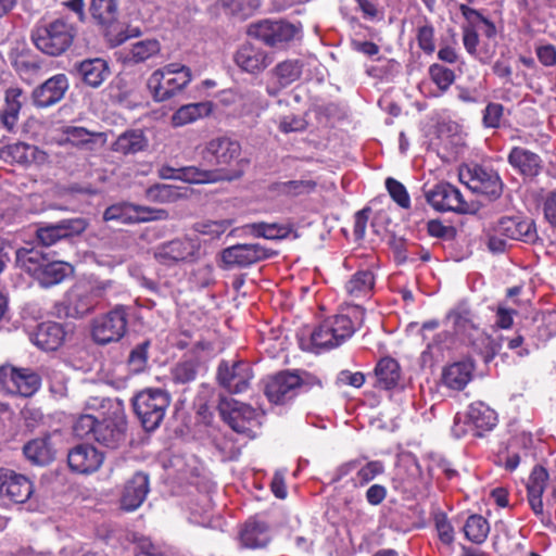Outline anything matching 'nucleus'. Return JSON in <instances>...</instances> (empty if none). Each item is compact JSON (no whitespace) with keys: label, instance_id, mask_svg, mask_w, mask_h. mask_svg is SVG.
<instances>
[{"label":"nucleus","instance_id":"nucleus-1","mask_svg":"<svg viewBox=\"0 0 556 556\" xmlns=\"http://www.w3.org/2000/svg\"><path fill=\"white\" fill-rule=\"evenodd\" d=\"M351 313L353 316L340 314L326 318L308 333L307 339L303 333L299 339L301 349L319 353L341 345L353 336L364 320L365 311L359 304H354Z\"/></svg>","mask_w":556,"mask_h":556},{"label":"nucleus","instance_id":"nucleus-2","mask_svg":"<svg viewBox=\"0 0 556 556\" xmlns=\"http://www.w3.org/2000/svg\"><path fill=\"white\" fill-rule=\"evenodd\" d=\"M202 164L232 174L240 169V178L244 174L247 162L241 159V146L229 137L222 136L208 140L200 152Z\"/></svg>","mask_w":556,"mask_h":556},{"label":"nucleus","instance_id":"nucleus-3","mask_svg":"<svg viewBox=\"0 0 556 556\" xmlns=\"http://www.w3.org/2000/svg\"><path fill=\"white\" fill-rule=\"evenodd\" d=\"M192 80L191 70L181 63H168L149 76L147 86L156 102L172 99L181 92Z\"/></svg>","mask_w":556,"mask_h":556},{"label":"nucleus","instance_id":"nucleus-4","mask_svg":"<svg viewBox=\"0 0 556 556\" xmlns=\"http://www.w3.org/2000/svg\"><path fill=\"white\" fill-rule=\"evenodd\" d=\"M157 263L166 267L190 265L205 255L200 235L184 236L160 243L153 252Z\"/></svg>","mask_w":556,"mask_h":556},{"label":"nucleus","instance_id":"nucleus-5","mask_svg":"<svg viewBox=\"0 0 556 556\" xmlns=\"http://www.w3.org/2000/svg\"><path fill=\"white\" fill-rule=\"evenodd\" d=\"M486 237L489 250L493 253H502L506 250L508 240L532 243L538 235L533 220L520 216H506L488 229Z\"/></svg>","mask_w":556,"mask_h":556},{"label":"nucleus","instance_id":"nucleus-6","mask_svg":"<svg viewBox=\"0 0 556 556\" xmlns=\"http://www.w3.org/2000/svg\"><path fill=\"white\" fill-rule=\"evenodd\" d=\"M76 36L75 26L64 18L41 23L33 30L35 46L46 54L58 56L63 54L73 43Z\"/></svg>","mask_w":556,"mask_h":556},{"label":"nucleus","instance_id":"nucleus-7","mask_svg":"<svg viewBox=\"0 0 556 556\" xmlns=\"http://www.w3.org/2000/svg\"><path fill=\"white\" fill-rule=\"evenodd\" d=\"M169 404L170 396L162 389H144L132 400L134 410L147 431L160 427Z\"/></svg>","mask_w":556,"mask_h":556},{"label":"nucleus","instance_id":"nucleus-8","mask_svg":"<svg viewBox=\"0 0 556 556\" xmlns=\"http://www.w3.org/2000/svg\"><path fill=\"white\" fill-rule=\"evenodd\" d=\"M128 308L116 305L106 314L92 320L91 336L98 344H108L119 341L127 330Z\"/></svg>","mask_w":556,"mask_h":556},{"label":"nucleus","instance_id":"nucleus-9","mask_svg":"<svg viewBox=\"0 0 556 556\" xmlns=\"http://www.w3.org/2000/svg\"><path fill=\"white\" fill-rule=\"evenodd\" d=\"M218 410L223 419L238 433L251 435L258 425L256 410L233 399H222Z\"/></svg>","mask_w":556,"mask_h":556},{"label":"nucleus","instance_id":"nucleus-10","mask_svg":"<svg viewBox=\"0 0 556 556\" xmlns=\"http://www.w3.org/2000/svg\"><path fill=\"white\" fill-rule=\"evenodd\" d=\"M73 334V327L68 324L46 321L29 332V340L42 351H56Z\"/></svg>","mask_w":556,"mask_h":556},{"label":"nucleus","instance_id":"nucleus-11","mask_svg":"<svg viewBox=\"0 0 556 556\" xmlns=\"http://www.w3.org/2000/svg\"><path fill=\"white\" fill-rule=\"evenodd\" d=\"M249 33L270 47H278L294 39L299 28L286 21L264 20L251 25Z\"/></svg>","mask_w":556,"mask_h":556},{"label":"nucleus","instance_id":"nucleus-12","mask_svg":"<svg viewBox=\"0 0 556 556\" xmlns=\"http://www.w3.org/2000/svg\"><path fill=\"white\" fill-rule=\"evenodd\" d=\"M34 492L28 478L7 468H0V502L25 503Z\"/></svg>","mask_w":556,"mask_h":556},{"label":"nucleus","instance_id":"nucleus-13","mask_svg":"<svg viewBox=\"0 0 556 556\" xmlns=\"http://www.w3.org/2000/svg\"><path fill=\"white\" fill-rule=\"evenodd\" d=\"M252 378V368L247 362L238 361L229 364V362L223 361L218 366V382L231 393L245 391Z\"/></svg>","mask_w":556,"mask_h":556},{"label":"nucleus","instance_id":"nucleus-14","mask_svg":"<svg viewBox=\"0 0 556 556\" xmlns=\"http://www.w3.org/2000/svg\"><path fill=\"white\" fill-rule=\"evenodd\" d=\"M467 177V186L477 193L484 194L490 199H497L503 191V184L500 176L493 169L482 166L468 168L466 173L460 174V178Z\"/></svg>","mask_w":556,"mask_h":556},{"label":"nucleus","instance_id":"nucleus-15","mask_svg":"<svg viewBox=\"0 0 556 556\" xmlns=\"http://www.w3.org/2000/svg\"><path fill=\"white\" fill-rule=\"evenodd\" d=\"M428 203L437 211L465 213L468 204L460 191L451 184L441 182L426 193Z\"/></svg>","mask_w":556,"mask_h":556},{"label":"nucleus","instance_id":"nucleus-16","mask_svg":"<svg viewBox=\"0 0 556 556\" xmlns=\"http://www.w3.org/2000/svg\"><path fill=\"white\" fill-rule=\"evenodd\" d=\"M162 211H155L147 206L135 205L131 203H118L109 206L103 213L105 222H116L124 225L144 223L161 218Z\"/></svg>","mask_w":556,"mask_h":556},{"label":"nucleus","instance_id":"nucleus-17","mask_svg":"<svg viewBox=\"0 0 556 556\" xmlns=\"http://www.w3.org/2000/svg\"><path fill=\"white\" fill-rule=\"evenodd\" d=\"M271 255L269 250L258 243L237 244L225 249L222 260L227 267H247Z\"/></svg>","mask_w":556,"mask_h":556},{"label":"nucleus","instance_id":"nucleus-18","mask_svg":"<svg viewBox=\"0 0 556 556\" xmlns=\"http://www.w3.org/2000/svg\"><path fill=\"white\" fill-rule=\"evenodd\" d=\"M87 228V223L83 218L64 219L56 224L39 227L36 231L38 241L50 247L63 238L81 233Z\"/></svg>","mask_w":556,"mask_h":556},{"label":"nucleus","instance_id":"nucleus-19","mask_svg":"<svg viewBox=\"0 0 556 556\" xmlns=\"http://www.w3.org/2000/svg\"><path fill=\"white\" fill-rule=\"evenodd\" d=\"M300 387L301 378L296 374L282 371L267 380L265 394L270 402L279 404L292 399Z\"/></svg>","mask_w":556,"mask_h":556},{"label":"nucleus","instance_id":"nucleus-20","mask_svg":"<svg viewBox=\"0 0 556 556\" xmlns=\"http://www.w3.org/2000/svg\"><path fill=\"white\" fill-rule=\"evenodd\" d=\"M70 87L65 74H56L33 91V102L37 108H49L60 102Z\"/></svg>","mask_w":556,"mask_h":556},{"label":"nucleus","instance_id":"nucleus-21","mask_svg":"<svg viewBox=\"0 0 556 556\" xmlns=\"http://www.w3.org/2000/svg\"><path fill=\"white\" fill-rule=\"evenodd\" d=\"M235 62L242 71L258 74L271 64L273 59L261 47L247 42L237 50Z\"/></svg>","mask_w":556,"mask_h":556},{"label":"nucleus","instance_id":"nucleus-22","mask_svg":"<svg viewBox=\"0 0 556 556\" xmlns=\"http://www.w3.org/2000/svg\"><path fill=\"white\" fill-rule=\"evenodd\" d=\"M104 456L94 446L79 444L72 448L67 455V463L73 471L91 473L102 465Z\"/></svg>","mask_w":556,"mask_h":556},{"label":"nucleus","instance_id":"nucleus-23","mask_svg":"<svg viewBox=\"0 0 556 556\" xmlns=\"http://www.w3.org/2000/svg\"><path fill=\"white\" fill-rule=\"evenodd\" d=\"M149 493V477L143 472H136L126 483L121 495V508L134 511L144 502Z\"/></svg>","mask_w":556,"mask_h":556},{"label":"nucleus","instance_id":"nucleus-24","mask_svg":"<svg viewBox=\"0 0 556 556\" xmlns=\"http://www.w3.org/2000/svg\"><path fill=\"white\" fill-rule=\"evenodd\" d=\"M240 178V169L232 174H225L223 170L213 168H201L199 166H186L179 168L178 180L188 184H214L218 181H232Z\"/></svg>","mask_w":556,"mask_h":556},{"label":"nucleus","instance_id":"nucleus-25","mask_svg":"<svg viewBox=\"0 0 556 556\" xmlns=\"http://www.w3.org/2000/svg\"><path fill=\"white\" fill-rule=\"evenodd\" d=\"M375 280L371 270H357L345 283L346 295L352 302L369 299L374 291Z\"/></svg>","mask_w":556,"mask_h":556},{"label":"nucleus","instance_id":"nucleus-26","mask_svg":"<svg viewBox=\"0 0 556 556\" xmlns=\"http://www.w3.org/2000/svg\"><path fill=\"white\" fill-rule=\"evenodd\" d=\"M547 480V470L541 466H535L527 483L528 502L533 513L538 516L543 515L542 495L546 488Z\"/></svg>","mask_w":556,"mask_h":556},{"label":"nucleus","instance_id":"nucleus-27","mask_svg":"<svg viewBox=\"0 0 556 556\" xmlns=\"http://www.w3.org/2000/svg\"><path fill=\"white\" fill-rule=\"evenodd\" d=\"M126 424L123 418L99 420L93 440L111 447H117L125 440Z\"/></svg>","mask_w":556,"mask_h":556},{"label":"nucleus","instance_id":"nucleus-28","mask_svg":"<svg viewBox=\"0 0 556 556\" xmlns=\"http://www.w3.org/2000/svg\"><path fill=\"white\" fill-rule=\"evenodd\" d=\"M213 106L214 105L211 101L181 105L173 113L170 124L173 127H184L195 123L197 121L208 116L213 112Z\"/></svg>","mask_w":556,"mask_h":556},{"label":"nucleus","instance_id":"nucleus-29","mask_svg":"<svg viewBox=\"0 0 556 556\" xmlns=\"http://www.w3.org/2000/svg\"><path fill=\"white\" fill-rule=\"evenodd\" d=\"M508 163L520 174L529 177L536 176L542 167L541 159L536 153L520 147H514L510 150Z\"/></svg>","mask_w":556,"mask_h":556},{"label":"nucleus","instance_id":"nucleus-30","mask_svg":"<svg viewBox=\"0 0 556 556\" xmlns=\"http://www.w3.org/2000/svg\"><path fill=\"white\" fill-rule=\"evenodd\" d=\"M467 418L476 435L492 430L497 421L496 413L482 402H475L469 406Z\"/></svg>","mask_w":556,"mask_h":556},{"label":"nucleus","instance_id":"nucleus-31","mask_svg":"<svg viewBox=\"0 0 556 556\" xmlns=\"http://www.w3.org/2000/svg\"><path fill=\"white\" fill-rule=\"evenodd\" d=\"M240 540L249 548L265 547L270 541L269 528L262 520L251 519L241 530Z\"/></svg>","mask_w":556,"mask_h":556},{"label":"nucleus","instance_id":"nucleus-32","mask_svg":"<svg viewBox=\"0 0 556 556\" xmlns=\"http://www.w3.org/2000/svg\"><path fill=\"white\" fill-rule=\"evenodd\" d=\"M77 70L84 83L92 88L99 87L110 74L106 62L100 58L81 61Z\"/></svg>","mask_w":556,"mask_h":556},{"label":"nucleus","instance_id":"nucleus-33","mask_svg":"<svg viewBox=\"0 0 556 556\" xmlns=\"http://www.w3.org/2000/svg\"><path fill=\"white\" fill-rule=\"evenodd\" d=\"M98 305V301L89 288H75L68 300L67 315L80 318L91 313Z\"/></svg>","mask_w":556,"mask_h":556},{"label":"nucleus","instance_id":"nucleus-34","mask_svg":"<svg viewBox=\"0 0 556 556\" xmlns=\"http://www.w3.org/2000/svg\"><path fill=\"white\" fill-rule=\"evenodd\" d=\"M161 52V43L156 39H144L130 43L125 49L124 61L130 64L143 63Z\"/></svg>","mask_w":556,"mask_h":556},{"label":"nucleus","instance_id":"nucleus-35","mask_svg":"<svg viewBox=\"0 0 556 556\" xmlns=\"http://www.w3.org/2000/svg\"><path fill=\"white\" fill-rule=\"evenodd\" d=\"M473 365L469 362L454 363L443 370L444 386L453 390H463L472 378Z\"/></svg>","mask_w":556,"mask_h":556},{"label":"nucleus","instance_id":"nucleus-36","mask_svg":"<svg viewBox=\"0 0 556 556\" xmlns=\"http://www.w3.org/2000/svg\"><path fill=\"white\" fill-rule=\"evenodd\" d=\"M72 271L73 267L68 263L49 257L35 279L42 287H51L62 282Z\"/></svg>","mask_w":556,"mask_h":556},{"label":"nucleus","instance_id":"nucleus-37","mask_svg":"<svg viewBox=\"0 0 556 556\" xmlns=\"http://www.w3.org/2000/svg\"><path fill=\"white\" fill-rule=\"evenodd\" d=\"M376 386L390 390L397 386L401 378L399 363L391 357L381 358L375 368Z\"/></svg>","mask_w":556,"mask_h":556},{"label":"nucleus","instance_id":"nucleus-38","mask_svg":"<svg viewBox=\"0 0 556 556\" xmlns=\"http://www.w3.org/2000/svg\"><path fill=\"white\" fill-rule=\"evenodd\" d=\"M12 66L20 77L30 83L33 77L39 72L40 65L35 58L25 49L18 51L13 49L9 54Z\"/></svg>","mask_w":556,"mask_h":556},{"label":"nucleus","instance_id":"nucleus-39","mask_svg":"<svg viewBox=\"0 0 556 556\" xmlns=\"http://www.w3.org/2000/svg\"><path fill=\"white\" fill-rule=\"evenodd\" d=\"M49 257L47 253L39 249H20L16 252V264L36 278Z\"/></svg>","mask_w":556,"mask_h":556},{"label":"nucleus","instance_id":"nucleus-40","mask_svg":"<svg viewBox=\"0 0 556 556\" xmlns=\"http://www.w3.org/2000/svg\"><path fill=\"white\" fill-rule=\"evenodd\" d=\"M40 382V377L33 370L17 369L16 374H13L10 393L30 396L39 389Z\"/></svg>","mask_w":556,"mask_h":556},{"label":"nucleus","instance_id":"nucleus-41","mask_svg":"<svg viewBox=\"0 0 556 556\" xmlns=\"http://www.w3.org/2000/svg\"><path fill=\"white\" fill-rule=\"evenodd\" d=\"M3 153L11 157L13 162L20 164H26L31 161L40 163L45 162L47 159V154L43 151L39 150L35 146L24 142H16L8 146Z\"/></svg>","mask_w":556,"mask_h":556},{"label":"nucleus","instance_id":"nucleus-42","mask_svg":"<svg viewBox=\"0 0 556 556\" xmlns=\"http://www.w3.org/2000/svg\"><path fill=\"white\" fill-rule=\"evenodd\" d=\"M26 458L35 465L45 466L54 458V451L48 439H35L25 444L23 448Z\"/></svg>","mask_w":556,"mask_h":556},{"label":"nucleus","instance_id":"nucleus-43","mask_svg":"<svg viewBox=\"0 0 556 556\" xmlns=\"http://www.w3.org/2000/svg\"><path fill=\"white\" fill-rule=\"evenodd\" d=\"M90 13L92 18L102 26H111L117 21V0H91Z\"/></svg>","mask_w":556,"mask_h":556},{"label":"nucleus","instance_id":"nucleus-44","mask_svg":"<svg viewBox=\"0 0 556 556\" xmlns=\"http://www.w3.org/2000/svg\"><path fill=\"white\" fill-rule=\"evenodd\" d=\"M23 94L20 88H10L5 92V106L1 113V121L4 127L12 130L18 119L22 109L21 97Z\"/></svg>","mask_w":556,"mask_h":556},{"label":"nucleus","instance_id":"nucleus-45","mask_svg":"<svg viewBox=\"0 0 556 556\" xmlns=\"http://www.w3.org/2000/svg\"><path fill=\"white\" fill-rule=\"evenodd\" d=\"M147 139L141 130H128L118 136L113 149L123 154L137 153L147 147Z\"/></svg>","mask_w":556,"mask_h":556},{"label":"nucleus","instance_id":"nucleus-46","mask_svg":"<svg viewBox=\"0 0 556 556\" xmlns=\"http://www.w3.org/2000/svg\"><path fill=\"white\" fill-rule=\"evenodd\" d=\"M490 532L488 520L481 515H471L464 525V533L468 541L475 544L483 543Z\"/></svg>","mask_w":556,"mask_h":556},{"label":"nucleus","instance_id":"nucleus-47","mask_svg":"<svg viewBox=\"0 0 556 556\" xmlns=\"http://www.w3.org/2000/svg\"><path fill=\"white\" fill-rule=\"evenodd\" d=\"M359 459L361 465L356 468V475L353 478L355 486H364L384 472V464L381 460H367L363 463L366 458Z\"/></svg>","mask_w":556,"mask_h":556},{"label":"nucleus","instance_id":"nucleus-48","mask_svg":"<svg viewBox=\"0 0 556 556\" xmlns=\"http://www.w3.org/2000/svg\"><path fill=\"white\" fill-rule=\"evenodd\" d=\"M317 184L312 179H300L278 182L276 190L285 195L298 197L313 192Z\"/></svg>","mask_w":556,"mask_h":556},{"label":"nucleus","instance_id":"nucleus-49","mask_svg":"<svg viewBox=\"0 0 556 556\" xmlns=\"http://www.w3.org/2000/svg\"><path fill=\"white\" fill-rule=\"evenodd\" d=\"M262 0H220V5L232 15L241 18L251 16L261 5Z\"/></svg>","mask_w":556,"mask_h":556},{"label":"nucleus","instance_id":"nucleus-50","mask_svg":"<svg viewBox=\"0 0 556 556\" xmlns=\"http://www.w3.org/2000/svg\"><path fill=\"white\" fill-rule=\"evenodd\" d=\"M146 197L149 201L168 203L179 199L180 192L179 188L175 186L159 184L148 188Z\"/></svg>","mask_w":556,"mask_h":556},{"label":"nucleus","instance_id":"nucleus-51","mask_svg":"<svg viewBox=\"0 0 556 556\" xmlns=\"http://www.w3.org/2000/svg\"><path fill=\"white\" fill-rule=\"evenodd\" d=\"M275 73L282 86H287L300 78L302 64L296 60H288L275 67Z\"/></svg>","mask_w":556,"mask_h":556},{"label":"nucleus","instance_id":"nucleus-52","mask_svg":"<svg viewBox=\"0 0 556 556\" xmlns=\"http://www.w3.org/2000/svg\"><path fill=\"white\" fill-rule=\"evenodd\" d=\"M98 424L99 419L97 416L91 414L81 415L74 424V434L80 439H93Z\"/></svg>","mask_w":556,"mask_h":556},{"label":"nucleus","instance_id":"nucleus-53","mask_svg":"<svg viewBox=\"0 0 556 556\" xmlns=\"http://www.w3.org/2000/svg\"><path fill=\"white\" fill-rule=\"evenodd\" d=\"M197 365L192 361L177 363L170 370L172 380L178 384L191 382L197 377Z\"/></svg>","mask_w":556,"mask_h":556},{"label":"nucleus","instance_id":"nucleus-54","mask_svg":"<svg viewBox=\"0 0 556 556\" xmlns=\"http://www.w3.org/2000/svg\"><path fill=\"white\" fill-rule=\"evenodd\" d=\"M429 75L442 92L446 91L455 80L454 72L440 64H432L429 67Z\"/></svg>","mask_w":556,"mask_h":556},{"label":"nucleus","instance_id":"nucleus-55","mask_svg":"<svg viewBox=\"0 0 556 556\" xmlns=\"http://www.w3.org/2000/svg\"><path fill=\"white\" fill-rule=\"evenodd\" d=\"M253 228L256 236L270 240L287 238L291 232V228L289 226L277 224L261 223L254 225Z\"/></svg>","mask_w":556,"mask_h":556},{"label":"nucleus","instance_id":"nucleus-56","mask_svg":"<svg viewBox=\"0 0 556 556\" xmlns=\"http://www.w3.org/2000/svg\"><path fill=\"white\" fill-rule=\"evenodd\" d=\"M386 188L393 201L396 202L401 207H409L410 199L403 184L394 178L389 177L386 180Z\"/></svg>","mask_w":556,"mask_h":556},{"label":"nucleus","instance_id":"nucleus-57","mask_svg":"<svg viewBox=\"0 0 556 556\" xmlns=\"http://www.w3.org/2000/svg\"><path fill=\"white\" fill-rule=\"evenodd\" d=\"M149 343L143 342L137 345L129 354L128 364L134 372H141L148 362Z\"/></svg>","mask_w":556,"mask_h":556},{"label":"nucleus","instance_id":"nucleus-58","mask_svg":"<svg viewBox=\"0 0 556 556\" xmlns=\"http://www.w3.org/2000/svg\"><path fill=\"white\" fill-rule=\"evenodd\" d=\"M504 108L500 103L491 102L486 105L483 112V125L488 128H497L501 125Z\"/></svg>","mask_w":556,"mask_h":556},{"label":"nucleus","instance_id":"nucleus-59","mask_svg":"<svg viewBox=\"0 0 556 556\" xmlns=\"http://www.w3.org/2000/svg\"><path fill=\"white\" fill-rule=\"evenodd\" d=\"M471 318V311L465 304L458 305L447 315V319L458 329H465Z\"/></svg>","mask_w":556,"mask_h":556},{"label":"nucleus","instance_id":"nucleus-60","mask_svg":"<svg viewBox=\"0 0 556 556\" xmlns=\"http://www.w3.org/2000/svg\"><path fill=\"white\" fill-rule=\"evenodd\" d=\"M417 41L419 48L430 54L434 51V29L431 25H424L418 28Z\"/></svg>","mask_w":556,"mask_h":556},{"label":"nucleus","instance_id":"nucleus-61","mask_svg":"<svg viewBox=\"0 0 556 556\" xmlns=\"http://www.w3.org/2000/svg\"><path fill=\"white\" fill-rule=\"evenodd\" d=\"M516 311L508 307L505 303H501L496 307L495 326L502 329H508L513 326L514 315Z\"/></svg>","mask_w":556,"mask_h":556},{"label":"nucleus","instance_id":"nucleus-62","mask_svg":"<svg viewBox=\"0 0 556 556\" xmlns=\"http://www.w3.org/2000/svg\"><path fill=\"white\" fill-rule=\"evenodd\" d=\"M228 226L229 224L226 220L208 222L198 225L197 230L201 235H208L212 238H218L227 230Z\"/></svg>","mask_w":556,"mask_h":556},{"label":"nucleus","instance_id":"nucleus-63","mask_svg":"<svg viewBox=\"0 0 556 556\" xmlns=\"http://www.w3.org/2000/svg\"><path fill=\"white\" fill-rule=\"evenodd\" d=\"M435 528L440 541L446 545H451L454 541V529L450 521L444 516L438 517L435 519Z\"/></svg>","mask_w":556,"mask_h":556},{"label":"nucleus","instance_id":"nucleus-64","mask_svg":"<svg viewBox=\"0 0 556 556\" xmlns=\"http://www.w3.org/2000/svg\"><path fill=\"white\" fill-rule=\"evenodd\" d=\"M539 61L544 66H554L556 64V48L553 45H541L535 48Z\"/></svg>","mask_w":556,"mask_h":556}]
</instances>
